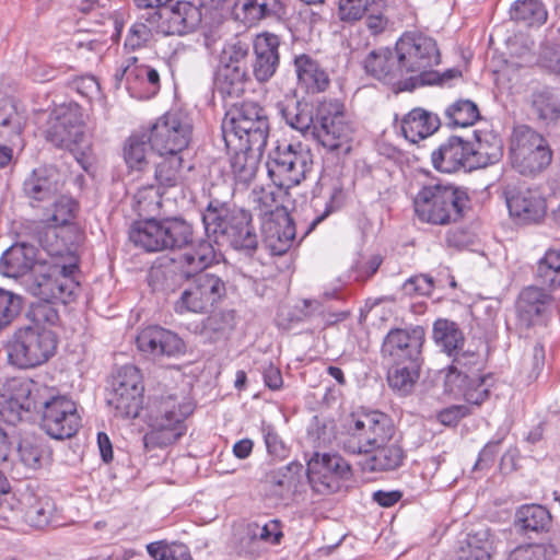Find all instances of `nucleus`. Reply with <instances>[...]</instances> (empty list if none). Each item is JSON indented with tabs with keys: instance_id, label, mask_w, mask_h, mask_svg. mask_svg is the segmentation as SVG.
<instances>
[{
	"instance_id": "f257e3e1",
	"label": "nucleus",
	"mask_w": 560,
	"mask_h": 560,
	"mask_svg": "<svg viewBox=\"0 0 560 560\" xmlns=\"http://www.w3.org/2000/svg\"><path fill=\"white\" fill-rule=\"evenodd\" d=\"M219 255L210 241H200L198 245L186 252L180 260L182 273L192 277L191 282L183 290L174 304L177 314H206L225 296L224 281L217 275L202 272L219 261Z\"/></svg>"
},
{
	"instance_id": "f03ea898",
	"label": "nucleus",
	"mask_w": 560,
	"mask_h": 560,
	"mask_svg": "<svg viewBox=\"0 0 560 560\" xmlns=\"http://www.w3.org/2000/svg\"><path fill=\"white\" fill-rule=\"evenodd\" d=\"M396 50L406 78L402 86L409 91L424 85L451 86L462 77L458 68L444 72L433 69L441 63V54L436 40L428 35L406 32L396 42Z\"/></svg>"
},
{
	"instance_id": "7ed1b4c3",
	"label": "nucleus",
	"mask_w": 560,
	"mask_h": 560,
	"mask_svg": "<svg viewBox=\"0 0 560 560\" xmlns=\"http://www.w3.org/2000/svg\"><path fill=\"white\" fill-rule=\"evenodd\" d=\"M202 223L209 238L228 242L234 249L252 256L259 243L248 210L220 200H211L202 212Z\"/></svg>"
},
{
	"instance_id": "20e7f679",
	"label": "nucleus",
	"mask_w": 560,
	"mask_h": 560,
	"mask_svg": "<svg viewBox=\"0 0 560 560\" xmlns=\"http://www.w3.org/2000/svg\"><path fill=\"white\" fill-rule=\"evenodd\" d=\"M221 129L226 149L262 152L269 136V121L261 106L243 102L228 109Z\"/></svg>"
},
{
	"instance_id": "39448f33",
	"label": "nucleus",
	"mask_w": 560,
	"mask_h": 560,
	"mask_svg": "<svg viewBox=\"0 0 560 560\" xmlns=\"http://www.w3.org/2000/svg\"><path fill=\"white\" fill-rule=\"evenodd\" d=\"M490 151L485 142L479 148L460 137L452 136L431 154L435 170L442 173H454L459 170L472 171L497 163L503 155V143L499 137L492 138Z\"/></svg>"
},
{
	"instance_id": "423d86ee",
	"label": "nucleus",
	"mask_w": 560,
	"mask_h": 560,
	"mask_svg": "<svg viewBox=\"0 0 560 560\" xmlns=\"http://www.w3.org/2000/svg\"><path fill=\"white\" fill-rule=\"evenodd\" d=\"M466 200V194L453 184L432 182L415 196V214L423 223L448 225L462 218Z\"/></svg>"
},
{
	"instance_id": "0eeeda50",
	"label": "nucleus",
	"mask_w": 560,
	"mask_h": 560,
	"mask_svg": "<svg viewBox=\"0 0 560 560\" xmlns=\"http://www.w3.org/2000/svg\"><path fill=\"white\" fill-rule=\"evenodd\" d=\"M445 375V392L463 396L471 405H481L489 397L492 377L482 374V357L470 350L456 351Z\"/></svg>"
},
{
	"instance_id": "6e6552de",
	"label": "nucleus",
	"mask_w": 560,
	"mask_h": 560,
	"mask_svg": "<svg viewBox=\"0 0 560 560\" xmlns=\"http://www.w3.org/2000/svg\"><path fill=\"white\" fill-rule=\"evenodd\" d=\"M192 236V226L179 218L137 222L129 231V240L147 252L182 249L191 244Z\"/></svg>"
},
{
	"instance_id": "1a4fd4ad",
	"label": "nucleus",
	"mask_w": 560,
	"mask_h": 560,
	"mask_svg": "<svg viewBox=\"0 0 560 560\" xmlns=\"http://www.w3.org/2000/svg\"><path fill=\"white\" fill-rule=\"evenodd\" d=\"M396 435L392 418L378 410L353 416L347 428L342 448L349 454H369L389 443Z\"/></svg>"
},
{
	"instance_id": "9d476101",
	"label": "nucleus",
	"mask_w": 560,
	"mask_h": 560,
	"mask_svg": "<svg viewBox=\"0 0 560 560\" xmlns=\"http://www.w3.org/2000/svg\"><path fill=\"white\" fill-rule=\"evenodd\" d=\"M57 348L51 330L26 326L18 329L5 346L8 362L19 369H33L51 358Z\"/></svg>"
},
{
	"instance_id": "9b49d317",
	"label": "nucleus",
	"mask_w": 560,
	"mask_h": 560,
	"mask_svg": "<svg viewBox=\"0 0 560 560\" xmlns=\"http://www.w3.org/2000/svg\"><path fill=\"white\" fill-rule=\"evenodd\" d=\"M192 411V404L185 397L168 395L160 398L151 411V432L147 438L158 446L177 442L185 434V420Z\"/></svg>"
},
{
	"instance_id": "f8f14e48",
	"label": "nucleus",
	"mask_w": 560,
	"mask_h": 560,
	"mask_svg": "<svg viewBox=\"0 0 560 560\" xmlns=\"http://www.w3.org/2000/svg\"><path fill=\"white\" fill-rule=\"evenodd\" d=\"M510 159L512 166L522 175H534L544 171L552 160L548 141L528 126L514 128Z\"/></svg>"
},
{
	"instance_id": "ddd939ff",
	"label": "nucleus",
	"mask_w": 560,
	"mask_h": 560,
	"mask_svg": "<svg viewBox=\"0 0 560 560\" xmlns=\"http://www.w3.org/2000/svg\"><path fill=\"white\" fill-rule=\"evenodd\" d=\"M267 173L275 186L289 189L305 179L312 168V155L301 143L277 147L266 163Z\"/></svg>"
},
{
	"instance_id": "4468645a",
	"label": "nucleus",
	"mask_w": 560,
	"mask_h": 560,
	"mask_svg": "<svg viewBox=\"0 0 560 560\" xmlns=\"http://www.w3.org/2000/svg\"><path fill=\"white\" fill-rule=\"evenodd\" d=\"M192 133L191 120L180 110H170L156 119L150 129L151 150L159 155L178 154L188 147Z\"/></svg>"
},
{
	"instance_id": "2eb2a0df",
	"label": "nucleus",
	"mask_w": 560,
	"mask_h": 560,
	"mask_svg": "<svg viewBox=\"0 0 560 560\" xmlns=\"http://www.w3.org/2000/svg\"><path fill=\"white\" fill-rule=\"evenodd\" d=\"M312 138L329 151H350L352 128L338 102H324L316 112V122L312 131Z\"/></svg>"
},
{
	"instance_id": "dca6fc26",
	"label": "nucleus",
	"mask_w": 560,
	"mask_h": 560,
	"mask_svg": "<svg viewBox=\"0 0 560 560\" xmlns=\"http://www.w3.org/2000/svg\"><path fill=\"white\" fill-rule=\"evenodd\" d=\"M307 479L313 492L319 495L332 494L349 480L350 464L337 453L315 452L307 462Z\"/></svg>"
},
{
	"instance_id": "f3484780",
	"label": "nucleus",
	"mask_w": 560,
	"mask_h": 560,
	"mask_svg": "<svg viewBox=\"0 0 560 560\" xmlns=\"http://www.w3.org/2000/svg\"><path fill=\"white\" fill-rule=\"evenodd\" d=\"M113 79L116 89H120L125 83L130 96L137 100H150L161 88L159 72L148 65L140 63L137 57H128L116 69Z\"/></svg>"
},
{
	"instance_id": "a211bd4d",
	"label": "nucleus",
	"mask_w": 560,
	"mask_h": 560,
	"mask_svg": "<svg viewBox=\"0 0 560 560\" xmlns=\"http://www.w3.org/2000/svg\"><path fill=\"white\" fill-rule=\"evenodd\" d=\"M93 126L90 121L89 108L72 101V156L80 167L90 176L94 175L96 158L92 150Z\"/></svg>"
},
{
	"instance_id": "6ab92c4d",
	"label": "nucleus",
	"mask_w": 560,
	"mask_h": 560,
	"mask_svg": "<svg viewBox=\"0 0 560 560\" xmlns=\"http://www.w3.org/2000/svg\"><path fill=\"white\" fill-rule=\"evenodd\" d=\"M69 284L70 265H54L48 272L38 271L35 278H28L26 290L34 296L60 301L66 306L70 296Z\"/></svg>"
},
{
	"instance_id": "aec40b11",
	"label": "nucleus",
	"mask_w": 560,
	"mask_h": 560,
	"mask_svg": "<svg viewBox=\"0 0 560 560\" xmlns=\"http://www.w3.org/2000/svg\"><path fill=\"white\" fill-rule=\"evenodd\" d=\"M510 215L518 223H539L547 213V202L541 194L530 188H506L504 191Z\"/></svg>"
},
{
	"instance_id": "412c9836",
	"label": "nucleus",
	"mask_w": 560,
	"mask_h": 560,
	"mask_svg": "<svg viewBox=\"0 0 560 560\" xmlns=\"http://www.w3.org/2000/svg\"><path fill=\"white\" fill-rule=\"evenodd\" d=\"M423 342L424 329L421 326L393 329L387 334L382 351L393 362H419Z\"/></svg>"
},
{
	"instance_id": "4be33fe9",
	"label": "nucleus",
	"mask_w": 560,
	"mask_h": 560,
	"mask_svg": "<svg viewBox=\"0 0 560 560\" xmlns=\"http://www.w3.org/2000/svg\"><path fill=\"white\" fill-rule=\"evenodd\" d=\"M365 72L372 78L396 86L400 91L406 89L405 74L402 72L401 62L399 61L396 47L394 50L389 48H380L372 50L363 61Z\"/></svg>"
},
{
	"instance_id": "5701e85b",
	"label": "nucleus",
	"mask_w": 560,
	"mask_h": 560,
	"mask_svg": "<svg viewBox=\"0 0 560 560\" xmlns=\"http://www.w3.org/2000/svg\"><path fill=\"white\" fill-rule=\"evenodd\" d=\"M68 176L55 166H44L32 171L23 182V192L32 201H46L61 194Z\"/></svg>"
},
{
	"instance_id": "b1692460",
	"label": "nucleus",
	"mask_w": 560,
	"mask_h": 560,
	"mask_svg": "<svg viewBox=\"0 0 560 560\" xmlns=\"http://www.w3.org/2000/svg\"><path fill=\"white\" fill-rule=\"evenodd\" d=\"M138 349L152 358L177 357L185 352V342L175 332L160 326L142 329L136 339Z\"/></svg>"
},
{
	"instance_id": "393cba45",
	"label": "nucleus",
	"mask_w": 560,
	"mask_h": 560,
	"mask_svg": "<svg viewBox=\"0 0 560 560\" xmlns=\"http://www.w3.org/2000/svg\"><path fill=\"white\" fill-rule=\"evenodd\" d=\"M37 247L27 243H16L9 247L0 258V272L4 277L21 279L26 288L28 278H35L38 270Z\"/></svg>"
},
{
	"instance_id": "a878e982",
	"label": "nucleus",
	"mask_w": 560,
	"mask_h": 560,
	"mask_svg": "<svg viewBox=\"0 0 560 560\" xmlns=\"http://www.w3.org/2000/svg\"><path fill=\"white\" fill-rule=\"evenodd\" d=\"M279 47L280 39L275 34L262 33L255 37L252 71L258 82L269 81L277 72L280 63Z\"/></svg>"
},
{
	"instance_id": "bb28decb",
	"label": "nucleus",
	"mask_w": 560,
	"mask_h": 560,
	"mask_svg": "<svg viewBox=\"0 0 560 560\" xmlns=\"http://www.w3.org/2000/svg\"><path fill=\"white\" fill-rule=\"evenodd\" d=\"M275 106L288 126L300 131L304 137L312 136L316 116L314 117L308 103L298 100L295 95L285 94Z\"/></svg>"
},
{
	"instance_id": "cd10ccee",
	"label": "nucleus",
	"mask_w": 560,
	"mask_h": 560,
	"mask_svg": "<svg viewBox=\"0 0 560 560\" xmlns=\"http://www.w3.org/2000/svg\"><path fill=\"white\" fill-rule=\"evenodd\" d=\"M262 242L272 255L285 254L295 238V226L290 215L265 220L261 223Z\"/></svg>"
},
{
	"instance_id": "c85d7f7f",
	"label": "nucleus",
	"mask_w": 560,
	"mask_h": 560,
	"mask_svg": "<svg viewBox=\"0 0 560 560\" xmlns=\"http://www.w3.org/2000/svg\"><path fill=\"white\" fill-rule=\"evenodd\" d=\"M439 127L438 115L421 107L411 109L401 120L402 135L412 143L433 135Z\"/></svg>"
},
{
	"instance_id": "c756f323",
	"label": "nucleus",
	"mask_w": 560,
	"mask_h": 560,
	"mask_svg": "<svg viewBox=\"0 0 560 560\" xmlns=\"http://www.w3.org/2000/svg\"><path fill=\"white\" fill-rule=\"evenodd\" d=\"M201 7L198 1H177L168 12L166 33L184 35L194 32L202 20Z\"/></svg>"
},
{
	"instance_id": "7c9ffc66",
	"label": "nucleus",
	"mask_w": 560,
	"mask_h": 560,
	"mask_svg": "<svg viewBox=\"0 0 560 560\" xmlns=\"http://www.w3.org/2000/svg\"><path fill=\"white\" fill-rule=\"evenodd\" d=\"M294 68L299 83L311 93L325 91L329 85V77L317 60L310 55L301 54L294 57Z\"/></svg>"
},
{
	"instance_id": "2f4dec72",
	"label": "nucleus",
	"mask_w": 560,
	"mask_h": 560,
	"mask_svg": "<svg viewBox=\"0 0 560 560\" xmlns=\"http://www.w3.org/2000/svg\"><path fill=\"white\" fill-rule=\"evenodd\" d=\"M302 470L303 466L296 462L269 470L264 478L265 490L277 499L289 497L293 492L296 478Z\"/></svg>"
},
{
	"instance_id": "473e14b6",
	"label": "nucleus",
	"mask_w": 560,
	"mask_h": 560,
	"mask_svg": "<svg viewBox=\"0 0 560 560\" xmlns=\"http://www.w3.org/2000/svg\"><path fill=\"white\" fill-rule=\"evenodd\" d=\"M70 413V400L62 396L55 398V401L47 406L43 411L42 428L45 432L56 440L70 438V423L68 416Z\"/></svg>"
},
{
	"instance_id": "72a5a7b5",
	"label": "nucleus",
	"mask_w": 560,
	"mask_h": 560,
	"mask_svg": "<svg viewBox=\"0 0 560 560\" xmlns=\"http://www.w3.org/2000/svg\"><path fill=\"white\" fill-rule=\"evenodd\" d=\"M25 122V115L13 98L0 101V140L12 145L20 143Z\"/></svg>"
},
{
	"instance_id": "f704fd0d",
	"label": "nucleus",
	"mask_w": 560,
	"mask_h": 560,
	"mask_svg": "<svg viewBox=\"0 0 560 560\" xmlns=\"http://www.w3.org/2000/svg\"><path fill=\"white\" fill-rule=\"evenodd\" d=\"M151 137L148 132H135L126 141L124 159L130 172L147 173L151 171L149 158Z\"/></svg>"
},
{
	"instance_id": "c9c22d12",
	"label": "nucleus",
	"mask_w": 560,
	"mask_h": 560,
	"mask_svg": "<svg viewBox=\"0 0 560 560\" xmlns=\"http://www.w3.org/2000/svg\"><path fill=\"white\" fill-rule=\"evenodd\" d=\"M45 139L57 149L70 148V107L55 108L43 127Z\"/></svg>"
},
{
	"instance_id": "e433bc0d",
	"label": "nucleus",
	"mask_w": 560,
	"mask_h": 560,
	"mask_svg": "<svg viewBox=\"0 0 560 560\" xmlns=\"http://www.w3.org/2000/svg\"><path fill=\"white\" fill-rule=\"evenodd\" d=\"M240 3L249 25L261 20L280 22L287 18V7L281 0H241Z\"/></svg>"
},
{
	"instance_id": "4c0bfd02",
	"label": "nucleus",
	"mask_w": 560,
	"mask_h": 560,
	"mask_svg": "<svg viewBox=\"0 0 560 560\" xmlns=\"http://www.w3.org/2000/svg\"><path fill=\"white\" fill-rule=\"evenodd\" d=\"M551 292L552 290L538 283L523 289L517 302L520 316L532 322L534 317L541 315L552 301Z\"/></svg>"
},
{
	"instance_id": "58836bf2",
	"label": "nucleus",
	"mask_w": 560,
	"mask_h": 560,
	"mask_svg": "<svg viewBox=\"0 0 560 560\" xmlns=\"http://www.w3.org/2000/svg\"><path fill=\"white\" fill-rule=\"evenodd\" d=\"M551 521V514L545 506L523 504L515 512L514 526L523 533H541L550 528Z\"/></svg>"
},
{
	"instance_id": "ea45409f",
	"label": "nucleus",
	"mask_w": 560,
	"mask_h": 560,
	"mask_svg": "<svg viewBox=\"0 0 560 560\" xmlns=\"http://www.w3.org/2000/svg\"><path fill=\"white\" fill-rule=\"evenodd\" d=\"M247 73L245 65H222L217 73V91L229 97H238L245 91Z\"/></svg>"
},
{
	"instance_id": "a19ab883",
	"label": "nucleus",
	"mask_w": 560,
	"mask_h": 560,
	"mask_svg": "<svg viewBox=\"0 0 560 560\" xmlns=\"http://www.w3.org/2000/svg\"><path fill=\"white\" fill-rule=\"evenodd\" d=\"M282 537L281 523L278 520H270L264 525L252 523L247 526L246 536L243 539V542L248 540V547L242 548L246 553L254 556L259 551L258 542L278 545Z\"/></svg>"
},
{
	"instance_id": "79ce46f5",
	"label": "nucleus",
	"mask_w": 560,
	"mask_h": 560,
	"mask_svg": "<svg viewBox=\"0 0 560 560\" xmlns=\"http://www.w3.org/2000/svg\"><path fill=\"white\" fill-rule=\"evenodd\" d=\"M366 462V468L371 471H389L399 468L406 457V453L395 438L389 443H384Z\"/></svg>"
},
{
	"instance_id": "37998d69",
	"label": "nucleus",
	"mask_w": 560,
	"mask_h": 560,
	"mask_svg": "<svg viewBox=\"0 0 560 560\" xmlns=\"http://www.w3.org/2000/svg\"><path fill=\"white\" fill-rule=\"evenodd\" d=\"M143 404V390L114 387L108 405L115 409V416L129 419L139 416Z\"/></svg>"
},
{
	"instance_id": "c03bdc74",
	"label": "nucleus",
	"mask_w": 560,
	"mask_h": 560,
	"mask_svg": "<svg viewBox=\"0 0 560 560\" xmlns=\"http://www.w3.org/2000/svg\"><path fill=\"white\" fill-rule=\"evenodd\" d=\"M283 188L275 186L261 187L258 190L253 191V200L259 209V215L262 221L272 219H279L280 215H289L285 208L282 205Z\"/></svg>"
},
{
	"instance_id": "a18cd8bd",
	"label": "nucleus",
	"mask_w": 560,
	"mask_h": 560,
	"mask_svg": "<svg viewBox=\"0 0 560 560\" xmlns=\"http://www.w3.org/2000/svg\"><path fill=\"white\" fill-rule=\"evenodd\" d=\"M530 107L537 119L545 125L556 124L560 120V101L547 89L532 94Z\"/></svg>"
},
{
	"instance_id": "49530a36",
	"label": "nucleus",
	"mask_w": 560,
	"mask_h": 560,
	"mask_svg": "<svg viewBox=\"0 0 560 560\" xmlns=\"http://www.w3.org/2000/svg\"><path fill=\"white\" fill-rule=\"evenodd\" d=\"M228 151L231 154L230 165L235 179L241 184H248L256 175L261 152L238 149H228Z\"/></svg>"
},
{
	"instance_id": "de8ad7c7",
	"label": "nucleus",
	"mask_w": 560,
	"mask_h": 560,
	"mask_svg": "<svg viewBox=\"0 0 560 560\" xmlns=\"http://www.w3.org/2000/svg\"><path fill=\"white\" fill-rule=\"evenodd\" d=\"M535 280L552 291L560 288V249H548L537 261Z\"/></svg>"
},
{
	"instance_id": "09e8293b",
	"label": "nucleus",
	"mask_w": 560,
	"mask_h": 560,
	"mask_svg": "<svg viewBox=\"0 0 560 560\" xmlns=\"http://www.w3.org/2000/svg\"><path fill=\"white\" fill-rule=\"evenodd\" d=\"M511 19L526 26L546 23L548 12L540 0H516L510 9Z\"/></svg>"
},
{
	"instance_id": "8fccbe9b",
	"label": "nucleus",
	"mask_w": 560,
	"mask_h": 560,
	"mask_svg": "<svg viewBox=\"0 0 560 560\" xmlns=\"http://www.w3.org/2000/svg\"><path fill=\"white\" fill-rule=\"evenodd\" d=\"M387 381L389 386L400 395H408L419 378V362H394Z\"/></svg>"
},
{
	"instance_id": "3c124183",
	"label": "nucleus",
	"mask_w": 560,
	"mask_h": 560,
	"mask_svg": "<svg viewBox=\"0 0 560 560\" xmlns=\"http://www.w3.org/2000/svg\"><path fill=\"white\" fill-rule=\"evenodd\" d=\"M183 158L178 154L159 155L154 162L153 177L159 186L174 187L180 180Z\"/></svg>"
},
{
	"instance_id": "603ef678",
	"label": "nucleus",
	"mask_w": 560,
	"mask_h": 560,
	"mask_svg": "<svg viewBox=\"0 0 560 560\" xmlns=\"http://www.w3.org/2000/svg\"><path fill=\"white\" fill-rule=\"evenodd\" d=\"M433 338L442 349L453 355L464 343V336L456 323L438 319L433 325Z\"/></svg>"
},
{
	"instance_id": "864d4df0",
	"label": "nucleus",
	"mask_w": 560,
	"mask_h": 560,
	"mask_svg": "<svg viewBox=\"0 0 560 560\" xmlns=\"http://www.w3.org/2000/svg\"><path fill=\"white\" fill-rule=\"evenodd\" d=\"M448 125L454 127H468L479 118V108L470 100H457L445 109Z\"/></svg>"
},
{
	"instance_id": "5fc2aeb1",
	"label": "nucleus",
	"mask_w": 560,
	"mask_h": 560,
	"mask_svg": "<svg viewBox=\"0 0 560 560\" xmlns=\"http://www.w3.org/2000/svg\"><path fill=\"white\" fill-rule=\"evenodd\" d=\"M489 534L487 529L469 534L465 540V545L460 547L459 560H490Z\"/></svg>"
},
{
	"instance_id": "6e6d98bb",
	"label": "nucleus",
	"mask_w": 560,
	"mask_h": 560,
	"mask_svg": "<svg viewBox=\"0 0 560 560\" xmlns=\"http://www.w3.org/2000/svg\"><path fill=\"white\" fill-rule=\"evenodd\" d=\"M145 548L154 560H192L189 548L182 542L159 540L148 544Z\"/></svg>"
},
{
	"instance_id": "4d7b16f0",
	"label": "nucleus",
	"mask_w": 560,
	"mask_h": 560,
	"mask_svg": "<svg viewBox=\"0 0 560 560\" xmlns=\"http://www.w3.org/2000/svg\"><path fill=\"white\" fill-rule=\"evenodd\" d=\"M55 511V503L49 497L35 498L28 503L25 517L31 526L43 528L52 522Z\"/></svg>"
},
{
	"instance_id": "13d9d810",
	"label": "nucleus",
	"mask_w": 560,
	"mask_h": 560,
	"mask_svg": "<svg viewBox=\"0 0 560 560\" xmlns=\"http://www.w3.org/2000/svg\"><path fill=\"white\" fill-rule=\"evenodd\" d=\"M44 453L45 448L42 439L33 434L24 435L18 445L21 463L30 468L39 467Z\"/></svg>"
},
{
	"instance_id": "bf43d9fd",
	"label": "nucleus",
	"mask_w": 560,
	"mask_h": 560,
	"mask_svg": "<svg viewBox=\"0 0 560 560\" xmlns=\"http://www.w3.org/2000/svg\"><path fill=\"white\" fill-rule=\"evenodd\" d=\"M382 0H339L338 16L342 22H355L362 19L371 7L380 4Z\"/></svg>"
},
{
	"instance_id": "052dcab7",
	"label": "nucleus",
	"mask_w": 560,
	"mask_h": 560,
	"mask_svg": "<svg viewBox=\"0 0 560 560\" xmlns=\"http://www.w3.org/2000/svg\"><path fill=\"white\" fill-rule=\"evenodd\" d=\"M556 549L549 544H529L515 548L509 560H551Z\"/></svg>"
},
{
	"instance_id": "680f3d73",
	"label": "nucleus",
	"mask_w": 560,
	"mask_h": 560,
	"mask_svg": "<svg viewBox=\"0 0 560 560\" xmlns=\"http://www.w3.org/2000/svg\"><path fill=\"white\" fill-rule=\"evenodd\" d=\"M54 300H44L33 303L30 308V317L36 324L54 326L59 322V312L55 307Z\"/></svg>"
},
{
	"instance_id": "e2e57ef3",
	"label": "nucleus",
	"mask_w": 560,
	"mask_h": 560,
	"mask_svg": "<svg viewBox=\"0 0 560 560\" xmlns=\"http://www.w3.org/2000/svg\"><path fill=\"white\" fill-rule=\"evenodd\" d=\"M21 298L0 288V330L7 327L20 313Z\"/></svg>"
},
{
	"instance_id": "0e129e2a",
	"label": "nucleus",
	"mask_w": 560,
	"mask_h": 560,
	"mask_svg": "<svg viewBox=\"0 0 560 560\" xmlns=\"http://www.w3.org/2000/svg\"><path fill=\"white\" fill-rule=\"evenodd\" d=\"M34 387V381L30 378H12L9 380L3 386V393L1 397H10L15 401H20L26 405Z\"/></svg>"
},
{
	"instance_id": "69168bd1",
	"label": "nucleus",
	"mask_w": 560,
	"mask_h": 560,
	"mask_svg": "<svg viewBox=\"0 0 560 560\" xmlns=\"http://www.w3.org/2000/svg\"><path fill=\"white\" fill-rule=\"evenodd\" d=\"M114 387L144 390L139 369L131 364L120 368L115 378Z\"/></svg>"
},
{
	"instance_id": "338daca9",
	"label": "nucleus",
	"mask_w": 560,
	"mask_h": 560,
	"mask_svg": "<svg viewBox=\"0 0 560 560\" xmlns=\"http://www.w3.org/2000/svg\"><path fill=\"white\" fill-rule=\"evenodd\" d=\"M72 89L90 106L93 98L100 93V84L93 75H82L72 80Z\"/></svg>"
},
{
	"instance_id": "774afa93",
	"label": "nucleus",
	"mask_w": 560,
	"mask_h": 560,
	"mask_svg": "<svg viewBox=\"0 0 560 560\" xmlns=\"http://www.w3.org/2000/svg\"><path fill=\"white\" fill-rule=\"evenodd\" d=\"M407 294L430 295L434 289V280L429 275H418L407 279L402 285Z\"/></svg>"
}]
</instances>
